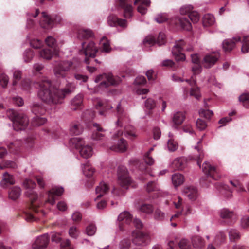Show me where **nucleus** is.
<instances>
[{
    "instance_id": "35",
    "label": "nucleus",
    "mask_w": 249,
    "mask_h": 249,
    "mask_svg": "<svg viewBox=\"0 0 249 249\" xmlns=\"http://www.w3.org/2000/svg\"><path fill=\"white\" fill-rule=\"evenodd\" d=\"M70 145L76 149H80L84 144V142L82 139L79 137H74L70 140Z\"/></svg>"
},
{
    "instance_id": "42",
    "label": "nucleus",
    "mask_w": 249,
    "mask_h": 249,
    "mask_svg": "<svg viewBox=\"0 0 249 249\" xmlns=\"http://www.w3.org/2000/svg\"><path fill=\"white\" fill-rule=\"evenodd\" d=\"M83 172L84 174L87 176L90 177L93 174L94 172V169L93 168L89 163L86 164L84 165L83 168Z\"/></svg>"
},
{
    "instance_id": "60",
    "label": "nucleus",
    "mask_w": 249,
    "mask_h": 249,
    "mask_svg": "<svg viewBox=\"0 0 249 249\" xmlns=\"http://www.w3.org/2000/svg\"><path fill=\"white\" fill-rule=\"evenodd\" d=\"M96 231V228L93 224L89 225L86 230V233L89 236L93 235Z\"/></svg>"
},
{
    "instance_id": "39",
    "label": "nucleus",
    "mask_w": 249,
    "mask_h": 249,
    "mask_svg": "<svg viewBox=\"0 0 249 249\" xmlns=\"http://www.w3.org/2000/svg\"><path fill=\"white\" fill-rule=\"evenodd\" d=\"M46 44L50 48L54 50V53H55L56 50L57 42L56 39L51 36H48L45 40Z\"/></svg>"
},
{
    "instance_id": "50",
    "label": "nucleus",
    "mask_w": 249,
    "mask_h": 249,
    "mask_svg": "<svg viewBox=\"0 0 249 249\" xmlns=\"http://www.w3.org/2000/svg\"><path fill=\"white\" fill-rule=\"evenodd\" d=\"M173 167L177 170H182L183 168V161L181 158H177L173 162Z\"/></svg>"
},
{
    "instance_id": "41",
    "label": "nucleus",
    "mask_w": 249,
    "mask_h": 249,
    "mask_svg": "<svg viewBox=\"0 0 249 249\" xmlns=\"http://www.w3.org/2000/svg\"><path fill=\"white\" fill-rule=\"evenodd\" d=\"M139 210L142 213L150 214L153 211L152 205L148 204H142L140 205L138 208Z\"/></svg>"
},
{
    "instance_id": "18",
    "label": "nucleus",
    "mask_w": 249,
    "mask_h": 249,
    "mask_svg": "<svg viewBox=\"0 0 249 249\" xmlns=\"http://www.w3.org/2000/svg\"><path fill=\"white\" fill-rule=\"evenodd\" d=\"M241 41V38L239 36H235L231 39H226L223 42V48L225 51L231 50L235 46L236 42Z\"/></svg>"
},
{
    "instance_id": "55",
    "label": "nucleus",
    "mask_w": 249,
    "mask_h": 249,
    "mask_svg": "<svg viewBox=\"0 0 249 249\" xmlns=\"http://www.w3.org/2000/svg\"><path fill=\"white\" fill-rule=\"evenodd\" d=\"M9 82V78L7 75L4 73L0 74V85L5 88L7 86Z\"/></svg>"
},
{
    "instance_id": "16",
    "label": "nucleus",
    "mask_w": 249,
    "mask_h": 249,
    "mask_svg": "<svg viewBox=\"0 0 249 249\" xmlns=\"http://www.w3.org/2000/svg\"><path fill=\"white\" fill-rule=\"evenodd\" d=\"M202 171L206 174L212 176L214 179H218V178L215 176V174L217 173V169L210 165L209 162H205L202 165Z\"/></svg>"
},
{
    "instance_id": "15",
    "label": "nucleus",
    "mask_w": 249,
    "mask_h": 249,
    "mask_svg": "<svg viewBox=\"0 0 249 249\" xmlns=\"http://www.w3.org/2000/svg\"><path fill=\"white\" fill-rule=\"evenodd\" d=\"M191 79L192 80H186L191 86L190 95L194 97L197 100H199L201 97L199 88L196 86V80L193 79V76L191 77Z\"/></svg>"
},
{
    "instance_id": "27",
    "label": "nucleus",
    "mask_w": 249,
    "mask_h": 249,
    "mask_svg": "<svg viewBox=\"0 0 249 249\" xmlns=\"http://www.w3.org/2000/svg\"><path fill=\"white\" fill-rule=\"evenodd\" d=\"M183 193L190 200H195L197 196V190L194 187H188L184 189Z\"/></svg>"
},
{
    "instance_id": "1",
    "label": "nucleus",
    "mask_w": 249,
    "mask_h": 249,
    "mask_svg": "<svg viewBox=\"0 0 249 249\" xmlns=\"http://www.w3.org/2000/svg\"><path fill=\"white\" fill-rule=\"evenodd\" d=\"M38 88V96L43 101L48 104H57L61 103V100L72 92L75 88L72 83H68L65 88L59 89L52 86L51 81L43 77L36 83Z\"/></svg>"
},
{
    "instance_id": "38",
    "label": "nucleus",
    "mask_w": 249,
    "mask_h": 249,
    "mask_svg": "<svg viewBox=\"0 0 249 249\" xmlns=\"http://www.w3.org/2000/svg\"><path fill=\"white\" fill-rule=\"evenodd\" d=\"M70 131L71 134L78 135L82 132L83 127L79 124L73 123L71 124Z\"/></svg>"
},
{
    "instance_id": "49",
    "label": "nucleus",
    "mask_w": 249,
    "mask_h": 249,
    "mask_svg": "<svg viewBox=\"0 0 249 249\" xmlns=\"http://www.w3.org/2000/svg\"><path fill=\"white\" fill-rule=\"evenodd\" d=\"M188 17L194 23H197L200 18V16L198 13L197 12L194 11L190 12Z\"/></svg>"
},
{
    "instance_id": "28",
    "label": "nucleus",
    "mask_w": 249,
    "mask_h": 249,
    "mask_svg": "<svg viewBox=\"0 0 249 249\" xmlns=\"http://www.w3.org/2000/svg\"><path fill=\"white\" fill-rule=\"evenodd\" d=\"M93 36V33L90 29H80L77 32V37L79 39H87Z\"/></svg>"
},
{
    "instance_id": "33",
    "label": "nucleus",
    "mask_w": 249,
    "mask_h": 249,
    "mask_svg": "<svg viewBox=\"0 0 249 249\" xmlns=\"http://www.w3.org/2000/svg\"><path fill=\"white\" fill-rule=\"evenodd\" d=\"M193 246L195 248L201 249L205 245L204 240L199 236H194L192 238Z\"/></svg>"
},
{
    "instance_id": "57",
    "label": "nucleus",
    "mask_w": 249,
    "mask_h": 249,
    "mask_svg": "<svg viewBox=\"0 0 249 249\" xmlns=\"http://www.w3.org/2000/svg\"><path fill=\"white\" fill-rule=\"evenodd\" d=\"M156 42L154 37L152 36H147L143 41V43L145 45L153 46Z\"/></svg>"
},
{
    "instance_id": "37",
    "label": "nucleus",
    "mask_w": 249,
    "mask_h": 249,
    "mask_svg": "<svg viewBox=\"0 0 249 249\" xmlns=\"http://www.w3.org/2000/svg\"><path fill=\"white\" fill-rule=\"evenodd\" d=\"M215 19L213 15L210 14H205L203 18V23L205 26H209L214 24Z\"/></svg>"
},
{
    "instance_id": "22",
    "label": "nucleus",
    "mask_w": 249,
    "mask_h": 249,
    "mask_svg": "<svg viewBox=\"0 0 249 249\" xmlns=\"http://www.w3.org/2000/svg\"><path fill=\"white\" fill-rule=\"evenodd\" d=\"M137 3H139L137 8L138 11L142 15H144L147 12L146 7L150 6V0H135L134 4Z\"/></svg>"
},
{
    "instance_id": "45",
    "label": "nucleus",
    "mask_w": 249,
    "mask_h": 249,
    "mask_svg": "<svg viewBox=\"0 0 249 249\" xmlns=\"http://www.w3.org/2000/svg\"><path fill=\"white\" fill-rule=\"evenodd\" d=\"M241 51L243 53H247L249 51V39L248 36H244L242 41Z\"/></svg>"
},
{
    "instance_id": "4",
    "label": "nucleus",
    "mask_w": 249,
    "mask_h": 249,
    "mask_svg": "<svg viewBox=\"0 0 249 249\" xmlns=\"http://www.w3.org/2000/svg\"><path fill=\"white\" fill-rule=\"evenodd\" d=\"M73 63L70 60H60L55 62L53 72L58 78H66L68 73L73 68Z\"/></svg>"
},
{
    "instance_id": "32",
    "label": "nucleus",
    "mask_w": 249,
    "mask_h": 249,
    "mask_svg": "<svg viewBox=\"0 0 249 249\" xmlns=\"http://www.w3.org/2000/svg\"><path fill=\"white\" fill-rule=\"evenodd\" d=\"M21 192V190L19 187H13L9 192V197L11 199L16 200L20 196Z\"/></svg>"
},
{
    "instance_id": "8",
    "label": "nucleus",
    "mask_w": 249,
    "mask_h": 249,
    "mask_svg": "<svg viewBox=\"0 0 249 249\" xmlns=\"http://www.w3.org/2000/svg\"><path fill=\"white\" fill-rule=\"evenodd\" d=\"M23 186L27 189L26 195L28 196L33 203L37 198V195L33 190L36 186L35 182L31 179L26 178L23 182Z\"/></svg>"
},
{
    "instance_id": "52",
    "label": "nucleus",
    "mask_w": 249,
    "mask_h": 249,
    "mask_svg": "<svg viewBox=\"0 0 249 249\" xmlns=\"http://www.w3.org/2000/svg\"><path fill=\"white\" fill-rule=\"evenodd\" d=\"M34 57V53L33 51L28 49L25 51L23 54V58L24 61L26 62H28L30 61Z\"/></svg>"
},
{
    "instance_id": "25",
    "label": "nucleus",
    "mask_w": 249,
    "mask_h": 249,
    "mask_svg": "<svg viewBox=\"0 0 249 249\" xmlns=\"http://www.w3.org/2000/svg\"><path fill=\"white\" fill-rule=\"evenodd\" d=\"M79 152L82 157L84 158H88L92 155L93 149L91 146L84 143L80 148Z\"/></svg>"
},
{
    "instance_id": "20",
    "label": "nucleus",
    "mask_w": 249,
    "mask_h": 249,
    "mask_svg": "<svg viewBox=\"0 0 249 249\" xmlns=\"http://www.w3.org/2000/svg\"><path fill=\"white\" fill-rule=\"evenodd\" d=\"M109 190V187L107 183L102 181L101 182L98 186L96 187V194L97 195V197L95 199L96 201L98 199L105 195Z\"/></svg>"
},
{
    "instance_id": "3",
    "label": "nucleus",
    "mask_w": 249,
    "mask_h": 249,
    "mask_svg": "<svg viewBox=\"0 0 249 249\" xmlns=\"http://www.w3.org/2000/svg\"><path fill=\"white\" fill-rule=\"evenodd\" d=\"M191 52L193 51V47L191 44H187L183 40H180L176 41L175 45L172 49V54L177 61L185 60V55L182 53V51Z\"/></svg>"
},
{
    "instance_id": "30",
    "label": "nucleus",
    "mask_w": 249,
    "mask_h": 249,
    "mask_svg": "<svg viewBox=\"0 0 249 249\" xmlns=\"http://www.w3.org/2000/svg\"><path fill=\"white\" fill-rule=\"evenodd\" d=\"M57 54V52H56V50H55V53H54V51L52 52L49 49H44L39 52V56L40 57L46 60H51L53 58V54Z\"/></svg>"
},
{
    "instance_id": "17",
    "label": "nucleus",
    "mask_w": 249,
    "mask_h": 249,
    "mask_svg": "<svg viewBox=\"0 0 249 249\" xmlns=\"http://www.w3.org/2000/svg\"><path fill=\"white\" fill-rule=\"evenodd\" d=\"M15 183V178L12 175L5 172L2 175L0 185L3 188L7 187V185H13Z\"/></svg>"
},
{
    "instance_id": "6",
    "label": "nucleus",
    "mask_w": 249,
    "mask_h": 249,
    "mask_svg": "<svg viewBox=\"0 0 249 249\" xmlns=\"http://www.w3.org/2000/svg\"><path fill=\"white\" fill-rule=\"evenodd\" d=\"M132 242L136 246H146L150 242V237L147 233L134 231L132 232Z\"/></svg>"
},
{
    "instance_id": "61",
    "label": "nucleus",
    "mask_w": 249,
    "mask_h": 249,
    "mask_svg": "<svg viewBox=\"0 0 249 249\" xmlns=\"http://www.w3.org/2000/svg\"><path fill=\"white\" fill-rule=\"evenodd\" d=\"M131 242L129 239H124L120 243V249H128L130 247Z\"/></svg>"
},
{
    "instance_id": "7",
    "label": "nucleus",
    "mask_w": 249,
    "mask_h": 249,
    "mask_svg": "<svg viewBox=\"0 0 249 249\" xmlns=\"http://www.w3.org/2000/svg\"><path fill=\"white\" fill-rule=\"evenodd\" d=\"M120 80L118 78H114L111 74H103L98 75L95 79L96 83L100 82L101 87H107L109 85H116L119 83Z\"/></svg>"
},
{
    "instance_id": "11",
    "label": "nucleus",
    "mask_w": 249,
    "mask_h": 249,
    "mask_svg": "<svg viewBox=\"0 0 249 249\" xmlns=\"http://www.w3.org/2000/svg\"><path fill=\"white\" fill-rule=\"evenodd\" d=\"M63 191L64 189L62 187H55L53 188L51 190L48 191V199L46 202L52 205H54L55 202V196H61L63 194Z\"/></svg>"
},
{
    "instance_id": "46",
    "label": "nucleus",
    "mask_w": 249,
    "mask_h": 249,
    "mask_svg": "<svg viewBox=\"0 0 249 249\" xmlns=\"http://www.w3.org/2000/svg\"><path fill=\"white\" fill-rule=\"evenodd\" d=\"M193 7L192 6L189 5H185L182 6L180 9V12L182 16H184L185 15H187V17H188V15L193 11Z\"/></svg>"
},
{
    "instance_id": "34",
    "label": "nucleus",
    "mask_w": 249,
    "mask_h": 249,
    "mask_svg": "<svg viewBox=\"0 0 249 249\" xmlns=\"http://www.w3.org/2000/svg\"><path fill=\"white\" fill-rule=\"evenodd\" d=\"M172 180L173 185L175 187H177L183 183L184 178L182 175L179 173H176L172 175Z\"/></svg>"
},
{
    "instance_id": "62",
    "label": "nucleus",
    "mask_w": 249,
    "mask_h": 249,
    "mask_svg": "<svg viewBox=\"0 0 249 249\" xmlns=\"http://www.w3.org/2000/svg\"><path fill=\"white\" fill-rule=\"evenodd\" d=\"M196 126L200 130L205 129L207 127V124L205 121L201 119H198L196 122Z\"/></svg>"
},
{
    "instance_id": "58",
    "label": "nucleus",
    "mask_w": 249,
    "mask_h": 249,
    "mask_svg": "<svg viewBox=\"0 0 249 249\" xmlns=\"http://www.w3.org/2000/svg\"><path fill=\"white\" fill-rule=\"evenodd\" d=\"M20 88L22 90H29L31 88V81L29 79H24L20 84Z\"/></svg>"
},
{
    "instance_id": "36",
    "label": "nucleus",
    "mask_w": 249,
    "mask_h": 249,
    "mask_svg": "<svg viewBox=\"0 0 249 249\" xmlns=\"http://www.w3.org/2000/svg\"><path fill=\"white\" fill-rule=\"evenodd\" d=\"M43 18L42 22H40L41 26L43 28H48L51 27L53 24V20L48 16L45 12L42 13Z\"/></svg>"
},
{
    "instance_id": "29",
    "label": "nucleus",
    "mask_w": 249,
    "mask_h": 249,
    "mask_svg": "<svg viewBox=\"0 0 249 249\" xmlns=\"http://www.w3.org/2000/svg\"><path fill=\"white\" fill-rule=\"evenodd\" d=\"M178 23L183 29L188 31L191 29V24L188 19V17L181 16L178 18Z\"/></svg>"
},
{
    "instance_id": "63",
    "label": "nucleus",
    "mask_w": 249,
    "mask_h": 249,
    "mask_svg": "<svg viewBox=\"0 0 249 249\" xmlns=\"http://www.w3.org/2000/svg\"><path fill=\"white\" fill-rule=\"evenodd\" d=\"M83 97L81 94L76 95L71 101L72 105L74 106H79L82 103Z\"/></svg>"
},
{
    "instance_id": "21",
    "label": "nucleus",
    "mask_w": 249,
    "mask_h": 249,
    "mask_svg": "<svg viewBox=\"0 0 249 249\" xmlns=\"http://www.w3.org/2000/svg\"><path fill=\"white\" fill-rule=\"evenodd\" d=\"M124 136L131 140L136 139L138 134L136 129L131 125L126 126L124 130Z\"/></svg>"
},
{
    "instance_id": "47",
    "label": "nucleus",
    "mask_w": 249,
    "mask_h": 249,
    "mask_svg": "<svg viewBox=\"0 0 249 249\" xmlns=\"http://www.w3.org/2000/svg\"><path fill=\"white\" fill-rule=\"evenodd\" d=\"M178 245L180 249H189L191 247L189 241L185 238L181 239L178 243Z\"/></svg>"
},
{
    "instance_id": "26",
    "label": "nucleus",
    "mask_w": 249,
    "mask_h": 249,
    "mask_svg": "<svg viewBox=\"0 0 249 249\" xmlns=\"http://www.w3.org/2000/svg\"><path fill=\"white\" fill-rule=\"evenodd\" d=\"M93 127L95 130L92 135V138L96 140H103L105 136L101 132L104 131V130L97 123L93 124Z\"/></svg>"
},
{
    "instance_id": "12",
    "label": "nucleus",
    "mask_w": 249,
    "mask_h": 249,
    "mask_svg": "<svg viewBox=\"0 0 249 249\" xmlns=\"http://www.w3.org/2000/svg\"><path fill=\"white\" fill-rule=\"evenodd\" d=\"M49 240L48 234H43L36 238L32 245L33 248L34 249H43L47 246Z\"/></svg>"
},
{
    "instance_id": "5",
    "label": "nucleus",
    "mask_w": 249,
    "mask_h": 249,
    "mask_svg": "<svg viewBox=\"0 0 249 249\" xmlns=\"http://www.w3.org/2000/svg\"><path fill=\"white\" fill-rule=\"evenodd\" d=\"M118 180L119 184L123 188L127 189L132 183L126 167L120 166L118 169Z\"/></svg>"
},
{
    "instance_id": "51",
    "label": "nucleus",
    "mask_w": 249,
    "mask_h": 249,
    "mask_svg": "<svg viewBox=\"0 0 249 249\" xmlns=\"http://www.w3.org/2000/svg\"><path fill=\"white\" fill-rule=\"evenodd\" d=\"M46 122V120L45 118L36 116L34 117L32 123L34 126H39L45 124Z\"/></svg>"
},
{
    "instance_id": "31",
    "label": "nucleus",
    "mask_w": 249,
    "mask_h": 249,
    "mask_svg": "<svg viewBox=\"0 0 249 249\" xmlns=\"http://www.w3.org/2000/svg\"><path fill=\"white\" fill-rule=\"evenodd\" d=\"M132 220V215L127 211L121 213L118 217V220L123 221L126 224H129Z\"/></svg>"
},
{
    "instance_id": "24",
    "label": "nucleus",
    "mask_w": 249,
    "mask_h": 249,
    "mask_svg": "<svg viewBox=\"0 0 249 249\" xmlns=\"http://www.w3.org/2000/svg\"><path fill=\"white\" fill-rule=\"evenodd\" d=\"M185 119V115L184 112L178 111L173 115L172 120L174 124L179 125L182 124Z\"/></svg>"
},
{
    "instance_id": "40",
    "label": "nucleus",
    "mask_w": 249,
    "mask_h": 249,
    "mask_svg": "<svg viewBox=\"0 0 249 249\" xmlns=\"http://www.w3.org/2000/svg\"><path fill=\"white\" fill-rule=\"evenodd\" d=\"M100 45L102 51L106 53H108L111 50L109 42L106 37H104L102 38L100 41Z\"/></svg>"
},
{
    "instance_id": "2",
    "label": "nucleus",
    "mask_w": 249,
    "mask_h": 249,
    "mask_svg": "<svg viewBox=\"0 0 249 249\" xmlns=\"http://www.w3.org/2000/svg\"><path fill=\"white\" fill-rule=\"evenodd\" d=\"M8 115L13 122L15 130L24 129L28 125L29 120L27 116L22 113L17 112L13 109H10L8 112Z\"/></svg>"
},
{
    "instance_id": "9",
    "label": "nucleus",
    "mask_w": 249,
    "mask_h": 249,
    "mask_svg": "<svg viewBox=\"0 0 249 249\" xmlns=\"http://www.w3.org/2000/svg\"><path fill=\"white\" fill-rule=\"evenodd\" d=\"M220 58V54L218 52H214L206 55L202 60V64L206 68L213 67Z\"/></svg>"
},
{
    "instance_id": "19",
    "label": "nucleus",
    "mask_w": 249,
    "mask_h": 249,
    "mask_svg": "<svg viewBox=\"0 0 249 249\" xmlns=\"http://www.w3.org/2000/svg\"><path fill=\"white\" fill-rule=\"evenodd\" d=\"M95 107L97 109L102 108L103 110L99 111V114L101 115H104V110L110 109L112 108L111 105H108L106 101H101L99 99H97L94 101Z\"/></svg>"
},
{
    "instance_id": "44",
    "label": "nucleus",
    "mask_w": 249,
    "mask_h": 249,
    "mask_svg": "<svg viewBox=\"0 0 249 249\" xmlns=\"http://www.w3.org/2000/svg\"><path fill=\"white\" fill-rule=\"evenodd\" d=\"M239 100L245 107L249 108V94L246 93L242 94L239 96Z\"/></svg>"
},
{
    "instance_id": "10",
    "label": "nucleus",
    "mask_w": 249,
    "mask_h": 249,
    "mask_svg": "<svg viewBox=\"0 0 249 249\" xmlns=\"http://www.w3.org/2000/svg\"><path fill=\"white\" fill-rule=\"evenodd\" d=\"M85 43H82V49L80 53H83L87 57H94L97 52V49L93 42H90L86 47H84Z\"/></svg>"
},
{
    "instance_id": "13",
    "label": "nucleus",
    "mask_w": 249,
    "mask_h": 249,
    "mask_svg": "<svg viewBox=\"0 0 249 249\" xmlns=\"http://www.w3.org/2000/svg\"><path fill=\"white\" fill-rule=\"evenodd\" d=\"M107 23L111 27H115L119 25L121 27L125 28L127 26L126 20L118 18L114 15H110L107 17Z\"/></svg>"
},
{
    "instance_id": "56",
    "label": "nucleus",
    "mask_w": 249,
    "mask_h": 249,
    "mask_svg": "<svg viewBox=\"0 0 249 249\" xmlns=\"http://www.w3.org/2000/svg\"><path fill=\"white\" fill-rule=\"evenodd\" d=\"M199 114L201 117L209 119L213 115V112L209 109H201L199 111Z\"/></svg>"
},
{
    "instance_id": "64",
    "label": "nucleus",
    "mask_w": 249,
    "mask_h": 249,
    "mask_svg": "<svg viewBox=\"0 0 249 249\" xmlns=\"http://www.w3.org/2000/svg\"><path fill=\"white\" fill-rule=\"evenodd\" d=\"M69 234L71 237L73 238H76L79 234V231L76 227L72 226L70 228Z\"/></svg>"
},
{
    "instance_id": "23",
    "label": "nucleus",
    "mask_w": 249,
    "mask_h": 249,
    "mask_svg": "<svg viewBox=\"0 0 249 249\" xmlns=\"http://www.w3.org/2000/svg\"><path fill=\"white\" fill-rule=\"evenodd\" d=\"M110 148L111 150L116 152H124L127 148V142L124 139H121L118 141L116 145H113Z\"/></svg>"
},
{
    "instance_id": "53",
    "label": "nucleus",
    "mask_w": 249,
    "mask_h": 249,
    "mask_svg": "<svg viewBox=\"0 0 249 249\" xmlns=\"http://www.w3.org/2000/svg\"><path fill=\"white\" fill-rule=\"evenodd\" d=\"M146 190L148 192L155 191L158 190V186L155 181H150L147 183Z\"/></svg>"
},
{
    "instance_id": "48",
    "label": "nucleus",
    "mask_w": 249,
    "mask_h": 249,
    "mask_svg": "<svg viewBox=\"0 0 249 249\" xmlns=\"http://www.w3.org/2000/svg\"><path fill=\"white\" fill-rule=\"evenodd\" d=\"M220 216L223 219H229L232 217L233 213L231 211H229L226 209H223L220 211Z\"/></svg>"
},
{
    "instance_id": "14",
    "label": "nucleus",
    "mask_w": 249,
    "mask_h": 249,
    "mask_svg": "<svg viewBox=\"0 0 249 249\" xmlns=\"http://www.w3.org/2000/svg\"><path fill=\"white\" fill-rule=\"evenodd\" d=\"M120 6L124 9V16L129 18L132 16L133 9L130 0H119Z\"/></svg>"
},
{
    "instance_id": "43",
    "label": "nucleus",
    "mask_w": 249,
    "mask_h": 249,
    "mask_svg": "<svg viewBox=\"0 0 249 249\" xmlns=\"http://www.w3.org/2000/svg\"><path fill=\"white\" fill-rule=\"evenodd\" d=\"M178 143L173 139H170L167 142V148L169 151L174 152L178 148Z\"/></svg>"
},
{
    "instance_id": "59",
    "label": "nucleus",
    "mask_w": 249,
    "mask_h": 249,
    "mask_svg": "<svg viewBox=\"0 0 249 249\" xmlns=\"http://www.w3.org/2000/svg\"><path fill=\"white\" fill-rule=\"evenodd\" d=\"M156 106L155 101L152 98L147 99L145 102V107L146 109L150 110L154 108Z\"/></svg>"
},
{
    "instance_id": "54",
    "label": "nucleus",
    "mask_w": 249,
    "mask_h": 249,
    "mask_svg": "<svg viewBox=\"0 0 249 249\" xmlns=\"http://www.w3.org/2000/svg\"><path fill=\"white\" fill-rule=\"evenodd\" d=\"M13 85L14 86H16L18 82L19 81L21 78V72L18 70H15L13 72Z\"/></svg>"
}]
</instances>
